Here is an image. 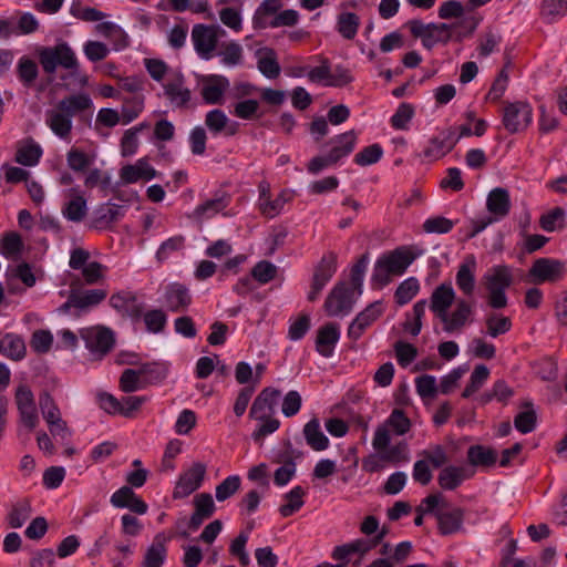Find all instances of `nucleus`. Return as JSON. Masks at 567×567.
<instances>
[{
  "label": "nucleus",
  "instance_id": "obj_59",
  "mask_svg": "<svg viewBox=\"0 0 567 567\" xmlns=\"http://www.w3.org/2000/svg\"><path fill=\"white\" fill-rule=\"evenodd\" d=\"M144 109V100L141 96H132L125 99L121 111L123 124L133 122L142 113Z\"/></svg>",
  "mask_w": 567,
  "mask_h": 567
},
{
  "label": "nucleus",
  "instance_id": "obj_22",
  "mask_svg": "<svg viewBox=\"0 0 567 567\" xmlns=\"http://www.w3.org/2000/svg\"><path fill=\"white\" fill-rule=\"evenodd\" d=\"M454 300L455 292L452 285L441 284L431 295L430 309L441 320L449 312Z\"/></svg>",
  "mask_w": 567,
  "mask_h": 567
},
{
  "label": "nucleus",
  "instance_id": "obj_51",
  "mask_svg": "<svg viewBox=\"0 0 567 567\" xmlns=\"http://www.w3.org/2000/svg\"><path fill=\"white\" fill-rule=\"evenodd\" d=\"M87 206L83 196L78 195L65 204L62 209L63 216L74 223H80L86 215Z\"/></svg>",
  "mask_w": 567,
  "mask_h": 567
},
{
  "label": "nucleus",
  "instance_id": "obj_49",
  "mask_svg": "<svg viewBox=\"0 0 567 567\" xmlns=\"http://www.w3.org/2000/svg\"><path fill=\"white\" fill-rule=\"evenodd\" d=\"M524 406L528 408V410L519 412L515 416L514 426L518 432L527 434L535 430L537 423V415L533 409L532 402H525Z\"/></svg>",
  "mask_w": 567,
  "mask_h": 567
},
{
  "label": "nucleus",
  "instance_id": "obj_37",
  "mask_svg": "<svg viewBox=\"0 0 567 567\" xmlns=\"http://www.w3.org/2000/svg\"><path fill=\"white\" fill-rule=\"evenodd\" d=\"M107 296V291L104 289H91L83 292H72L69 296V303H73L74 308L85 309L89 307L97 306Z\"/></svg>",
  "mask_w": 567,
  "mask_h": 567
},
{
  "label": "nucleus",
  "instance_id": "obj_36",
  "mask_svg": "<svg viewBox=\"0 0 567 567\" xmlns=\"http://www.w3.org/2000/svg\"><path fill=\"white\" fill-rule=\"evenodd\" d=\"M47 124L62 140H68L72 131V118L56 107L47 113Z\"/></svg>",
  "mask_w": 567,
  "mask_h": 567
},
{
  "label": "nucleus",
  "instance_id": "obj_33",
  "mask_svg": "<svg viewBox=\"0 0 567 567\" xmlns=\"http://www.w3.org/2000/svg\"><path fill=\"white\" fill-rule=\"evenodd\" d=\"M167 99L177 107H184L190 101V91L184 87V76L178 74L174 81L164 85Z\"/></svg>",
  "mask_w": 567,
  "mask_h": 567
},
{
  "label": "nucleus",
  "instance_id": "obj_46",
  "mask_svg": "<svg viewBox=\"0 0 567 567\" xmlns=\"http://www.w3.org/2000/svg\"><path fill=\"white\" fill-rule=\"evenodd\" d=\"M420 284L414 277L403 280L396 288L394 298L399 306L409 303L419 292Z\"/></svg>",
  "mask_w": 567,
  "mask_h": 567
},
{
  "label": "nucleus",
  "instance_id": "obj_21",
  "mask_svg": "<svg viewBox=\"0 0 567 567\" xmlns=\"http://www.w3.org/2000/svg\"><path fill=\"white\" fill-rule=\"evenodd\" d=\"M473 313L472 305L465 299L456 301L455 309L441 319L443 329L447 333L461 330Z\"/></svg>",
  "mask_w": 567,
  "mask_h": 567
},
{
  "label": "nucleus",
  "instance_id": "obj_44",
  "mask_svg": "<svg viewBox=\"0 0 567 567\" xmlns=\"http://www.w3.org/2000/svg\"><path fill=\"white\" fill-rule=\"evenodd\" d=\"M486 333L492 338L505 334L512 329V320L503 315L491 312L485 318Z\"/></svg>",
  "mask_w": 567,
  "mask_h": 567
},
{
  "label": "nucleus",
  "instance_id": "obj_42",
  "mask_svg": "<svg viewBox=\"0 0 567 567\" xmlns=\"http://www.w3.org/2000/svg\"><path fill=\"white\" fill-rule=\"evenodd\" d=\"M539 13L546 23H555L567 14V0H543Z\"/></svg>",
  "mask_w": 567,
  "mask_h": 567
},
{
  "label": "nucleus",
  "instance_id": "obj_38",
  "mask_svg": "<svg viewBox=\"0 0 567 567\" xmlns=\"http://www.w3.org/2000/svg\"><path fill=\"white\" fill-rule=\"evenodd\" d=\"M467 461L472 466L491 467L497 461L496 452L484 445H472L467 450Z\"/></svg>",
  "mask_w": 567,
  "mask_h": 567
},
{
  "label": "nucleus",
  "instance_id": "obj_6",
  "mask_svg": "<svg viewBox=\"0 0 567 567\" xmlns=\"http://www.w3.org/2000/svg\"><path fill=\"white\" fill-rule=\"evenodd\" d=\"M566 274V264L559 259L542 257L536 259L528 270L534 284L557 282Z\"/></svg>",
  "mask_w": 567,
  "mask_h": 567
},
{
  "label": "nucleus",
  "instance_id": "obj_58",
  "mask_svg": "<svg viewBox=\"0 0 567 567\" xmlns=\"http://www.w3.org/2000/svg\"><path fill=\"white\" fill-rule=\"evenodd\" d=\"M250 275L258 284L266 285L277 276V267L268 260H260L252 267Z\"/></svg>",
  "mask_w": 567,
  "mask_h": 567
},
{
  "label": "nucleus",
  "instance_id": "obj_27",
  "mask_svg": "<svg viewBox=\"0 0 567 567\" xmlns=\"http://www.w3.org/2000/svg\"><path fill=\"white\" fill-rule=\"evenodd\" d=\"M380 259L393 275H402L413 262L415 256L404 248H396L395 250L381 256Z\"/></svg>",
  "mask_w": 567,
  "mask_h": 567
},
{
  "label": "nucleus",
  "instance_id": "obj_48",
  "mask_svg": "<svg viewBox=\"0 0 567 567\" xmlns=\"http://www.w3.org/2000/svg\"><path fill=\"white\" fill-rule=\"evenodd\" d=\"M217 55L221 58V63L227 66H235L241 63L243 48L235 41L221 43Z\"/></svg>",
  "mask_w": 567,
  "mask_h": 567
},
{
  "label": "nucleus",
  "instance_id": "obj_16",
  "mask_svg": "<svg viewBox=\"0 0 567 567\" xmlns=\"http://www.w3.org/2000/svg\"><path fill=\"white\" fill-rule=\"evenodd\" d=\"M383 313L381 301H374L367 306L357 317L352 320L348 328V337L357 341L365 330Z\"/></svg>",
  "mask_w": 567,
  "mask_h": 567
},
{
  "label": "nucleus",
  "instance_id": "obj_63",
  "mask_svg": "<svg viewBox=\"0 0 567 567\" xmlns=\"http://www.w3.org/2000/svg\"><path fill=\"white\" fill-rule=\"evenodd\" d=\"M414 116V107L410 103H401L392 115L390 122L395 130H406L408 124Z\"/></svg>",
  "mask_w": 567,
  "mask_h": 567
},
{
  "label": "nucleus",
  "instance_id": "obj_19",
  "mask_svg": "<svg viewBox=\"0 0 567 567\" xmlns=\"http://www.w3.org/2000/svg\"><path fill=\"white\" fill-rule=\"evenodd\" d=\"M437 519V529L442 536L457 534L463 530L465 511L461 507H454L450 511H439L434 513Z\"/></svg>",
  "mask_w": 567,
  "mask_h": 567
},
{
  "label": "nucleus",
  "instance_id": "obj_31",
  "mask_svg": "<svg viewBox=\"0 0 567 567\" xmlns=\"http://www.w3.org/2000/svg\"><path fill=\"white\" fill-rule=\"evenodd\" d=\"M43 154L41 146L33 138L21 142L16 153V162L23 166H34Z\"/></svg>",
  "mask_w": 567,
  "mask_h": 567
},
{
  "label": "nucleus",
  "instance_id": "obj_61",
  "mask_svg": "<svg viewBox=\"0 0 567 567\" xmlns=\"http://www.w3.org/2000/svg\"><path fill=\"white\" fill-rule=\"evenodd\" d=\"M148 401L145 395H128L120 400V415L126 419H133L142 405Z\"/></svg>",
  "mask_w": 567,
  "mask_h": 567
},
{
  "label": "nucleus",
  "instance_id": "obj_26",
  "mask_svg": "<svg viewBox=\"0 0 567 567\" xmlns=\"http://www.w3.org/2000/svg\"><path fill=\"white\" fill-rule=\"evenodd\" d=\"M329 143L333 146L328 153V156L336 165L340 159L353 152L357 143V134L354 131H348L334 136Z\"/></svg>",
  "mask_w": 567,
  "mask_h": 567
},
{
  "label": "nucleus",
  "instance_id": "obj_50",
  "mask_svg": "<svg viewBox=\"0 0 567 567\" xmlns=\"http://www.w3.org/2000/svg\"><path fill=\"white\" fill-rule=\"evenodd\" d=\"M17 73L22 84L30 87L39 75V69L32 59L22 56L18 62Z\"/></svg>",
  "mask_w": 567,
  "mask_h": 567
},
{
  "label": "nucleus",
  "instance_id": "obj_12",
  "mask_svg": "<svg viewBox=\"0 0 567 567\" xmlns=\"http://www.w3.org/2000/svg\"><path fill=\"white\" fill-rule=\"evenodd\" d=\"M109 302L124 318H130L133 321H138L142 318L144 306L133 291L123 290L113 293Z\"/></svg>",
  "mask_w": 567,
  "mask_h": 567
},
{
  "label": "nucleus",
  "instance_id": "obj_41",
  "mask_svg": "<svg viewBox=\"0 0 567 567\" xmlns=\"http://www.w3.org/2000/svg\"><path fill=\"white\" fill-rule=\"evenodd\" d=\"M306 495L305 489L301 486H295L288 493L284 495L287 503L279 507V514L282 517L292 516L297 513L305 504L303 496Z\"/></svg>",
  "mask_w": 567,
  "mask_h": 567
},
{
  "label": "nucleus",
  "instance_id": "obj_17",
  "mask_svg": "<svg viewBox=\"0 0 567 567\" xmlns=\"http://www.w3.org/2000/svg\"><path fill=\"white\" fill-rule=\"evenodd\" d=\"M229 85V80L224 75L210 74L204 76L200 90L204 102L210 105L220 104Z\"/></svg>",
  "mask_w": 567,
  "mask_h": 567
},
{
  "label": "nucleus",
  "instance_id": "obj_52",
  "mask_svg": "<svg viewBox=\"0 0 567 567\" xmlns=\"http://www.w3.org/2000/svg\"><path fill=\"white\" fill-rule=\"evenodd\" d=\"M248 538V533L240 532L229 546V554L237 558L240 567H248L250 565V557L246 550Z\"/></svg>",
  "mask_w": 567,
  "mask_h": 567
},
{
  "label": "nucleus",
  "instance_id": "obj_35",
  "mask_svg": "<svg viewBox=\"0 0 567 567\" xmlns=\"http://www.w3.org/2000/svg\"><path fill=\"white\" fill-rule=\"evenodd\" d=\"M92 100L85 93H79L62 99L56 107L65 113L69 117H73L78 113L91 109Z\"/></svg>",
  "mask_w": 567,
  "mask_h": 567
},
{
  "label": "nucleus",
  "instance_id": "obj_45",
  "mask_svg": "<svg viewBox=\"0 0 567 567\" xmlns=\"http://www.w3.org/2000/svg\"><path fill=\"white\" fill-rule=\"evenodd\" d=\"M30 515V502L23 499L12 505L10 512L7 515V523L11 528H20L29 519Z\"/></svg>",
  "mask_w": 567,
  "mask_h": 567
},
{
  "label": "nucleus",
  "instance_id": "obj_47",
  "mask_svg": "<svg viewBox=\"0 0 567 567\" xmlns=\"http://www.w3.org/2000/svg\"><path fill=\"white\" fill-rule=\"evenodd\" d=\"M565 218V209L555 207L540 216L539 226L543 230L551 233L564 227Z\"/></svg>",
  "mask_w": 567,
  "mask_h": 567
},
{
  "label": "nucleus",
  "instance_id": "obj_32",
  "mask_svg": "<svg viewBox=\"0 0 567 567\" xmlns=\"http://www.w3.org/2000/svg\"><path fill=\"white\" fill-rule=\"evenodd\" d=\"M303 436L307 444L313 451H324L329 447L330 441L321 431L320 422L316 417L311 419L308 423L305 424Z\"/></svg>",
  "mask_w": 567,
  "mask_h": 567
},
{
  "label": "nucleus",
  "instance_id": "obj_55",
  "mask_svg": "<svg viewBox=\"0 0 567 567\" xmlns=\"http://www.w3.org/2000/svg\"><path fill=\"white\" fill-rule=\"evenodd\" d=\"M383 156V148L380 144L374 143L362 148L354 155L353 162L359 166H369L378 163Z\"/></svg>",
  "mask_w": 567,
  "mask_h": 567
},
{
  "label": "nucleus",
  "instance_id": "obj_25",
  "mask_svg": "<svg viewBox=\"0 0 567 567\" xmlns=\"http://www.w3.org/2000/svg\"><path fill=\"white\" fill-rule=\"evenodd\" d=\"M477 262L474 255H468L458 266L455 282L457 288L467 297L475 290V271Z\"/></svg>",
  "mask_w": 567,
  "mask_h": 567
},
{
  "label": "nucleus",
  "instance_id": "obj_20",
  "mask_svg": "<svg viewBox=\"0 0 567 567\" xmlns=\"http://www.w3.org/2000/svg\"><path fill=\"white\" fill-rule=\"evenodd\" d=\"M124 216L123 207L116 204H102L95 208L91 227L97 230L109 229Z\"/></svg>",
  "mask_w": 567,
  "mask_h": 567
},
{
  "label": "nucleus",
  "instance_id": "obj_34",
  "mask_svg": "<svg viewBox=\"0 0 567 567\" xmlns=\"http://www.w3.org/2000/svg\"><path fill=\"white\" fill-rule=\"evenodd\" d=\"M25 343L23 339L14 333H7L0 340V353L13 361H20L25 357Z\"/></svg>",
  "mask_w": 567,
  "mask_h": 567
},
{
  "label": "nucleus",
  "instance_id": "obj_4",
  "mask_svg": "<svg viewBox=\"0 0 567 567\" xmlns=\"http://www.w3.org/2000/svg\"><path fill=\"white\" fill-rule=\"evenodd\" d=\"M39 62L47 74H53L58 66L75 70L79 66L74 51L66 42L44 47L39 51Z\"/></svg>",
  "mask_w": 567,
  "mask_h": 567
},
{
  "label": "nucleus",
  "instance_id": "obj_13",
  "mask_svg": "<svg viewBox=\"0 0 567 567\" xmlns=\"http://www.w3.org/2000/svg\"><path fill=\"white\" fill-rule=\"evenodd\" d=\"M457 142L458 138L453 128L444 130L429 140L422 156L427 161H437L450 153Z\"/></svg>",
  "mask_w": 567,
  "mask_h": 567
},
{
  "label": "nucleus",
  "instance_id": "obj_23",
  "mask_svg": "<svg viewBox=\"0 0 567 567\" xmlns=\"http://www.w3.org/2000/svg\"><path fill=\"white\" fill-rule=\"evenodd\" d=\"M340 338V330L337 323L329 322L319 328L316 338V350L324 357L330 358L333 354L336 344Z\"/></svg>",
  "mask_w": 567,
  "mask_h": 567
},
{
  "label": "nucleus",
  "instance_id": "obj_43",
  "mask_svg": "<svg viewBox=\"0 0 567 567\" xmlns=\"http://www.w3.org/2000/svg\"><path fill=\"white\" fill-rule=\"evenodd\" d=\"M230 203L228 195L223 194L214 198L207 199L203 204L198 205L195 209V214L198 217L210 218L216 214L224 210Z\"/></svg>",
  "mask_w": 567,
  "mask_h": 567
},
{
  "label": "nucleus",
  "instance_id": "obj_11",
  "mask_svg": "<svg viewBox=\"0 0 567 567\" xmlns=\"http://www.w3.org/2000/svg\"><path fill=\"white\" fill-rule=\"evenodd\" d=\"M193 302L188 287L181 282H171L164 287L163 303L173 313L185 312Z\"/></svg>",
  "mask_w": 567,
  "mask_h": 567
},
{
  "label": "nucleus",
  "instance_id": "obj_40",
  "mask_svg": "<svg viewBox=\"0 0 567 567\" xmlns=\"http://www.w3.org/2000/svg\"><path fill=\"white\" fill-rule=\"evenodd\" d=\"M360 27V18L354 12H341L337 19L336 29L346 40H353Z\"/></svg>",
  "mask_w": 567,
  "mask_h": 567
},
{
  "label": "nucleus",
  "instance_id": "obj_3",
  "mask_svg": "<svg viewBox=\"0 0 567 567\" xmlns=\"http://www.w3.org/2000/svg\"><path fill=\"white\" fill-rule=\"evenodd\" d=\"M411 34L415 39H420L422 45L432 50L436 44H447L455 41V29L453 23H424L422 20L412 19L405 23Z\"/></svg>",
  "mask_w": 567,
  "mask_h": 567
},
{
  "label": "nucleus",
  "instance_id": "obj_57",
  "mask_svg": "<svg viewBox=\"0 0 567 567\" xmlns=\"http://www.w3.org/2000/svg\"><path fill=\"white\" fill-rule=\"evenodd\" d=\"M257 66L261 74L268 79H276L280 74V65L272 49H268L266 54L259 58Z\"/></svg>",
  "mask_w": 567,
  "mask_h": 567
},
{
  "label": "nucleus",
  "instance_id": "obj_60",
  "mask_svg": "<svg viewBox=\"0 0 567 567\" xmlns=\"http://www.w3.org/2000/svg\"><path fill=\"white\" fill-rule=\"evenodd\" d=\"M389 426L396 435H404L411 429V421L401 409H394L389 415L386 422Z\"/></svg>",
  "mask_w": 567,
  "mask_h": 567
},
{
  "label": "nucleus",
  "instance_id": "obj_30",
  "mask_svg": "<svg viewBox=\"0 0 567 567\" xmlns=\"http://www.w3.org/2000/svg\"><path fill=\"white\" fill-rule=\"evenodd\" d=\"M471 476L464 467L450 465L440 472L437 483L445 491H454Z\"/></svg>",
  "mask_w": 567,
  "mask_h": 567
},
{
  "label": "nucleus",
  "instance_id": "obj_28",
  "mask_svg": "<svg viewBox=\"0 0 567 567\" xmlns=\"http://www.w3.org/2000/svg\"><path fill=\"white\" fill-rule=\"evenodd\" d=\"M282 8V0H264L255 10L252 16L254 29H267L270 28L271 18L278 14V11Z\"/></svg>",
  "mask_w": 567,
  "mask_h": 567
},
{
  "label": "nucleus",
  "instance_id": "obj_15",
  "mask_svg": "<svg viewBox=\"0 0 567 567\" xmlns=\"http://www.w3.org/2000/svg\"><path fill=\"white\" fill-rule=\"evenodd\" d=\"M280 396L281 392L278 389L271 386L262 389L251 404L249 417L252 420H262L272 416Z\"/></svg>",
  "mask_w": 567,
  "mask_h": 567
},
{
  "label": "nucleus",
  "instance_id": "obj_54",
  "mask_svg": "<svg viewBox=\"0 0 567 567\" xmlns=\"http://www.w3.org/2000/svg\"><path fill=\"white\" fill-rule=\"evenodd\" d=\"M146 330L152 333H161L167 324V315L163 309H151L142 315Z\"/></svg>",
  "mask_w": 567,
  "mask_h": 567
},
{
  "label": "nucleus",
  "instance_id": "obj_9",
  "mask_svg": "<svg viewBox=\"0 0 567 567\" xmlns=\"http://www.w3.org/2000/svg\"><path fill=\"white\" fill-rule=\"evenodd\" d=\"M205 474V464L200 462L193 463L188 470L179 475L173 491V498L182 499L197 491L202 486Z\"/></svg>",
  "mask_w": 567,
  "mask_h": 567
},
{
  "label": "nucleus",
  "instance_id": "obj_18",
  "mask_svg": "<svg viewBox=\"0 0 567 567\" xmlns=\"http://www.w3.org/2000/svg\"><path fill=\"white\" fill-rule=\"evenodd\" d=\"M169 540L171 537L165 533H157L144 554L142 567H163L167 558V544Z\"/></svg>",
  "mask_w": 567,
  "mask_h": 567
},
{
  "label": "nucleus",
  "instance_id": "obj_24",
  "mask_svg": "<svg viewBox=\"0 0 567 567\" xmlns=\"http://www.w3.org/2000/svg\"><path fill=\"white\" fill-rule=\"evenodd\" d=\"M156 176V169L145 158L137 159L135 164H127L120 171V177L124 184H133L141 179L151 181Z\"/></svg>",
  "mask_w": 567,
  "mask_h": 567
},
{
  "label": "nucleus",
  "instance_id": "obj_5",
  "mask_svg": "<svg viewBox=\"0 0 567 567\" xmlns=\"http://www.w3.org/2000/svg\"><path fill=\"white\" fill-rule=\"evenodd\" d=\"M14 403L19 413L20 423L29 431L39 424V415L34 394L25 383H20L14 391Z\"/></svg>",
  "mask_w": 567,
  "mask_h": 567
},
{
  "label": "nucleus",
  "instance_id": "obj_39",
  "mask_svg": "<svg viewBox=\"0 0 567 567\" xmlns=\"http://www.w3.org/2000/svg\"><path fill=\"white\" fill-rule=\"evenodd\" d=\"M337 271V255L333 251L324 254L313 272V280L327 285Z\"/></svg>",
  "mask_w": 567,
  "mask_h": 567
},
{
  "label": "nucleus",
  "instance_id": "obj_53",
  "mask_svg": "<svg viewBox=\"0 0 567 567\" xmlns=\"http://www.w3.org/2000/svg\"><path fill=\"white\" fill-rule=\"evenodd\" d=\"M70 13L72 17L86 21V22H95L104 19L105 14L91 7L83 6L81 0H73L70 7Z\"/></svg>",
  "mask_w": 567,
  "mask_h": 567
},
{
  "label": "nucleus",
  "instance_id": "obj_1",
  "mask_svg": "<svg viewBox=\"0 0 567 567\" xmlns=\"http://www.w3.org/2000/svg\"><path fill=\"white\" fill-rule=\"evenodd\" d=\"M60 388L56 377H48L38 394V405L50 433L62 440L71 436L66 422L62 419L60 408L53 394Z\"/></svg>",
  "mask_w": 567,
  "mask_h": 567
},
{
  "label": "nucleus",
  "instance_id": "obj_8",
  "mask_svg": "<svg viewBox=\"0 0 567 567\" xmlns=\"http://www.w3.org/2000/svg\"><path fill=\"white\" fill-rule=\"evenodd\" d=\"M81 338L85 343V348L92 353L101 357L107 354L115 344V337L110 328L96 326L81 330Z\"/></svg>",
  "mask_w": 567,
  "mask_h": 567
},
{
  "label": "nucleus",
  "instance_id": "obj_64",
  "mask_svg": "<svg viewBox=\"0 0 567 567\" xmlns=\"http://www.w3.org/2000/svg\"><path fill=\"white\" fill-rule=\"evenodd\" d=\"M143 388L138 369H125L120 378V389L124 393H132Z\"/></svg>",
  "mask_w": 567,
  "mask_h": 567
},
{
  "label": "nucleus",
  "instance_id": "obj_14",
  "mask_svg": "<svg viewBox=\"0 0 567 567\" xmlns=\"http://www.w3.org/2000/svg\"><path fill=\"white\" fill-rule=\"evenodd\" d=\"M217 27L195 24L192 30V40L194 48L200 58L208 60L217 47L218 34Z\"/></svg>",
  "mask_w": 567,
  "mask_h": 567
},
{
  "label": "nucleus",
  "instance_id": "obj_10",
  "mask_svg": "<svg viewBox=\"0 0 567 567\" xmlns=\"http://www.w3.org/2000/svg\"><path fill=\"white\" fill-rule=\"evenodd\" d=\"M353 303V289L341 282L336 285L328 295L324 301V310L330 317L347 315L352 310Z\"/></svg>",
  "mask_w": 567,
  "mask_h": 567
},
{
  "label": "nucleus",
  "instance_id": "obj_62",
  "mask_svg": "<svg viewBox=\"0 0 567 567\" xmlns=\"http://www.w3.org/2000/svg\"><path fill=\"white\" fill-rule=\"evenodd\" d=\"M455 223L444 216H433L427 218L422 227L426 234H447L450 233Z\"/></svg>",
  "mask_w": 567,
  "mask_h": 567
},
{
  "label": "nucleus",
  "instance_id": "obj_7",
  "mask_svg": "<svg viewBox=\"0 0 567 567\" xmlns=\"http://www.w3.org/2000/svg\"><path fill=\"white\" fill-rule=\"evenodd\" d=\"M533 120V109L527 102L507 103L503 112V125L511 134L525 131Z\"/></svg>",
  "mask_w": 567,
  "mask_h": 567
},
{
  "label": "nucleus",
  "instance_id": "obj_56",
  "mask_svg": "<svg viewBox=\"0 0 567 567\" xmlns=\"http://www.w3.org/2000/svg\"><path fill=\"white\" fill-rule=\"evenodd\" d=\"M241 485V478L239 475L227 476L220 482L215 489V496L218 502H224L235 495Z\"/></svg>",
  "mask_w": 567,
  "mask_h": 567
},
{
  "label": "nucleus",
  "instance_id": "obj_29",
  "mask_svg": "<svg viewBox=\"0 0 567 567\" xmlns=\"http://www.w3.org/2000/svg\"><path fill=\"white\" fill-rule=\"evenodd\" d=\"M486 207L491 214L496 216V218H504L507 216L511 209L508 190L502 187L492 189L486 199Z\"/></svg>",
  "mask_w": 567,
  "mask_h": 567
},
{
  "label": "nucleus",
  "instance_id": "obj_2",
  "mask_svg": "<svg viewBox=\"0 0 567 567\" xmlns=\"http://www.w3.org/2000/svg\"><path fill=\"white\" fill-rule=\"evenodd\" d=\"M482 282L488 292L487 303L493 309L507 307L506 290L513 284L512 269L507 265H495L482 277Z\"/></svg>",
  "mask_w": 567,
  "mask_h": 567
}]
</instances>
